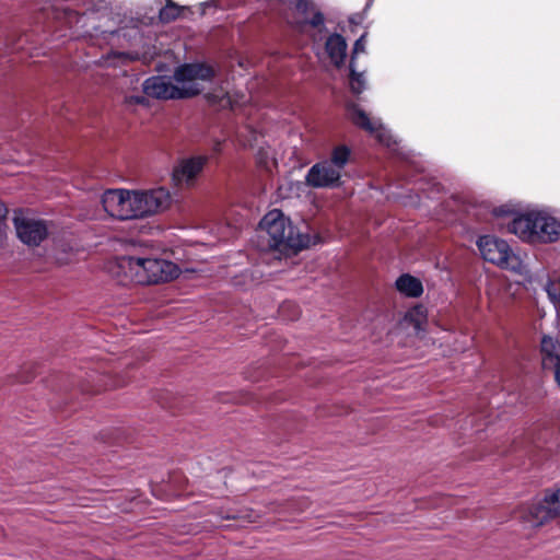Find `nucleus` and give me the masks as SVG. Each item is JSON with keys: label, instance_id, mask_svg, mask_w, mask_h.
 Masks as SVG:
<instances>
[{"label": "nucleus", "instance_id": "412c9836", "mask_svg": "<svg viewBox=\"0 0 560 560\" xmlns=\"http://www.w3.org/2000/svg\"><path fill=\"white\" fill-rule=\"evenodd\" d=\"M126 102L128 104H139V105H143V106H147L148 105V98H147V95H130L128 97H126Z\"/></svg>", "mask_w": 560, "mask_h": 560}, {"label": "nucleus", "instance_id": "9d476101", "mask_svg": "<svg viewBox=\"0 0 560 560\" xmlns=\"http://www.w3.org/2000/svg\"><path fill=\"white\" fill-rule=\"evenodd\" d=\"M560 515V488L549 491L544 499L534 503L526 516L530 526H540Z\"/></svg>", "mask_w": 560, "mask_h": 560}, {"label": "nucleus", "instance_id": "4be33fe9", "mask_svg": "<svg viewBox=\"0 0 560 560\" xmlns=\"http://www.w3.org/2000/svg\"><path fill=\"white\" fill-rule=\"evenodd\" d=\"M7 215H8V208L3 202L0 201V235H2V233L4 231Z\"/></svg>", "mask_w": 560, "mask_h": 560}, {"label": "nucleus", "instance_id": "423d86ee", "mask_svg": "<svg viewBox=\"0 0 560 560\" xmlns=\"http://www.w3.org/2000/svg\"><path fill=\"white\" fill-rule=\"evenodd\" d=\"M351 151L347 145L332 149L329 159L315 163L305 176L308 186L314 188H334L339 186L342 172L350 160Z\"/></svg>", "mask_w": 560, "mask_h": 560}, {"label": "nucleus", "instance_id": "1a4fd4ad", "mask_svg": "<svg viewBox=\"0 0 560 560\" xmlns=\"http://www.w3.org/2000/svg\"><path fill=\"white\" fill-rule=\"evenodd\" d=\"M208 162L207 155H194L177 161L172 171V180L177 187H192Z\"/></svg>", "mask_w": 560, "mask_h": 560}, {"label": "nucleus", "instance_id": "f8f14e48", "mask_svg": "<svg viewBox=\"0 0 560 560\" xmlns=\"http://www.w3.org/2000/svg\"><path fill=\"white\" fill-rule=\"evenodd\" d=\"M296 18L291 21L296 27L303 30L305 25L318 27L324 25V15L315 4L307 0H293Z\"/></svg>", "mask_w": 560, "mask_h": 560}, {"label": "nucleus", "instance_id": "b1692460", "mask_svg": "<svg viewBox=\"0 0 560 560\" xmlns=\"http://www.w3.org/2000/svg\"><path fill=\"white\" fill-rule=\"evenodd\" d=\"M139 33V30L138 27H132L129 32L126 31L125 28H120L117 31V34L120 36L122 35L124 37H131V36H136L137 34Z\"/></svg>", "mask_w": 560, "mask_h": 560}, {"label": "nucleus", "instance_id": "4468645a", "mask_svg": "<svg viewBox=\"0 0 560 560\" xmlns=\"http://www.w3.org/2000/svg\"><path fill=\"white\" fill-rule=\"evenodd\" d=\"M541 363L545 369H550L560 362V342L550 337L544 336L540 342Z\"/></svg>", "mask_w": 560, "mask_h": 560}, {"label": "nucleus", "instance_id": "a211bd4d", "mask_svg": "<svg viewBox=\"0 0 560 560\" xmlns=\"http://www.w3.org/2000/svg\"><path fill=\"white\" fill-rule=\"evenodd\" d=\"M548 298L555 305H560V277L548 280L545 285Z\"/></svg>", "mask_w": 560, "mask_h": 560}, {"label": "nucleus", "instance_id": "dca6fc26", "mask_svg": "<svg viewBox=\"0 0 560 560\" xmlns=\"http://www.w3.org/2000/svg\"><path fill=\"white\" fill-rule=\"evenodd\" d=\"M207 98L210 103L217 104L221 108L231 107L234 108L236 106H240L243 102H238L230 95L229 92L224 91L223 89H220L218 92L209 93L207 95Z\"/></svg>", "mask_w": 560, "mask_h": 560}, {"label": "nucleus", "instance_id": "6e6552de", "mask_svg": "<svg viewBox=\"0 0 560 560\" xmlns=\"http://www.w3.org/2000/svg\"><path fill=\"white\" fill-rule=\"evenodd\" d=\"M348 116L355 126L368 131L381 144L392 151L398 150L397 141L394 139L390 131L386 129L378 119H371L364 110L354 104L348 106Z\"/></svg>", "mask_w": 560, "mask_h": 560}, {"label": "nucleus", "instance_id": "7ed1b4c3", "mask_svg": "<svg viewBox=\"0 0 560 560\" xmlns=\"http://www.w3.org/2000/svg\"><path fill=\"white\" fill-rule=\"evenodd\" d=\"M120 282L131 281L138 284H156L176 278L179 269L176 264L158 257L121 256L110 268Z\"/></svg>", "mask_w": 560, "mask_h": 560}, {"label": "nucleus", "instance_id": "39448f33", "mask_svg": "<svg viewBox=\"0 0 560 560\" xmlns=\"http://www.w3.org/2000/svg\"><path fill=\"white\" fill-rule=\"evenodd\" d=\"M260 233L268 236L267 247L270 249H292L294 252L307 248L313 238L292 226L290 220L278 210L269 211L259 223Z\"/></svg>", "mask_w": 560, "mask_h": 560}, {"label": "nucleus", "instance_id": "cd10ccee", "mask_svg": "<svg viewBox=\"0 0 560 560\" xmlns=\"http://www.w3.org/2000/svg\"><path fill=\"white\" fill-rule=\"evenodd\" d=\"M213 149L214 151H220V142H217Z\"/></svg>", "mask_w": 560, "mask_h": 560}, {"label": "nucleus", "instance_id": "20e7f679", "mask_svg": "<svg viewBox=\"0 0 560 560\" xmlns=\"http://www.w3.org/2000/svg\"><path fill=\"white\" fill-rule=\"evenodd\" d=\"M508 228L529 244H548L560 240V219L547 209H534L516 215Z\"/></svg>", "mask_w": 560, "mask_h": 560}, {"label": "nucleus", "instance_id": "f03ea898", "mask_svg": "<svg viewBox=\"0 0 560 560\" xmlns=\"http://www.w3.org/2000/svg\"><path fill=\"white\" fill-rule=\"evenodd\" d=\"M214 77V70L201 63H186L178 67L174 75L151 77L143 82L147 96L175 100L194 96L203 90V83Z\"/></svg>", "mask_w": 560, "mask_h": 560}, {"label": "nucleus", "instance_id": "bb28decb", "mask_svg": "<svg viewBox=\"0 0 560 560\" xmlns=\"http://www.w3.org/2000/svg\"><path fill=\"white\" fill-rule=\"evenodd\" d=\"M413 313H417V314H422V308L421 307H416L412 312H410V316H412Z\"/></svg>", "mask_w": 560, "mask_h": 560}, {"label": "nucleus", "instance_id": "ddd939ff", "mask_svg": "<svg viewBox=\"0 0 560 560\" xmlns=\"http://www.w3.org/2000/svg\"><path fill=\"white\" fill-rule=\"evenodd\" d=\"M347 40L340 34H331L328 36L325 43V50L330 61L336 66L340 67L343 65L347 56Z\"/></svg>", "mask_w": 560, "mask_h": 560}, {"label": "nucleus", "instance_id": "5701e85b", "mask_svg": "<svg viewBox=\"0 0 560 560\" xmlns=\"http://www.w3.org/2000/svg\"><path fill=\"white\" fill-rule=\"evenodd\" d=\"M219 516L221 520L248 518L249 522H254L253 517H250L249 515H243L242 512H237V513L229 512L226 514L220 513Z\"/></svg>", "mask_w": 560, "mask_h": 560}, {"label": "nucleus", "instance_id": "f257e3e1", "mask_svg": "<svg viewBox=\"0 0 560 560\" xmlns=\"http://www.w3.org/2000/svg\"><path fill=\"white\" fill-rule=\"evenodd\" d=\"M104 210L119 220L145 218L166 210L172 203L168 189L149 190L108 189L102 195Z\"/></svg>", "mask_w": 560, "mask_h": 560}, {"label": "nucleus", "instance_id": "6ab92c4d", "mask_svg": "<svg viewBox=\"0 0 560 560\" xmlns=\"http://www.w3.org/2000/svg\"><path fill=\"white\" fill-rule=\"evenodd\" d=\"M350 88L353 93L360 94L364 90V79L363 75L357 73L354 70V63L350 62Z\"/></svg>", "mask_w": 560, "mask_h": 560}, {"label": "nucleus", "instance_id": "a878e982", "mask_svg": "<svg viewBox=\"0 0 560 560\" xmlns=\"http://www.w3.org/2000/svg\"><path fill=\"white\" fill-rule=\"evenodd\" d=\"M240 142H241V144H242V145H244V147H246V145H252V144H253V143H252V140H249V139H248V140H242V139H241V140H240Z\"/></svg>", "mask_w": 560, "mask_h": 560}, {"label": "nucleus", "instance_id": "2eb2a0df", "mask_svg": "<svg viewBox=\"0 0 560 560\" xmlns=\"http://www.w3.org/2000/svg\"><path fill=\"white\" fill-rule=\"evenodd\" d=\"M396 289L404 295L410 298H418L423 292L421 281L410 275H401L396 280Z\"/></svg>", "mask_w": 560, "mask_h": 560}, {"label": "nucleus", "instance_id": "f3484780", "mask_svg": "<svg viewBox=\"0 0 560 560\" xmlns=\"http://www.w3.org/2000/svg\"><path fill=\"white\" fill-rule=\"evenodd\" d=\"M182 9L172 2L171 0H167L165 7H163L160 12L159 16L162 22H171L174 21L176 18L179 16Z\"/></svg>", "mask_w": 560, "mask_h": 560}, {"label": "nucleus", "instance_id": "aec40b11", "mask_svg": "<svg viewBox=\"0 0 560 560\" xmlns=\"http://www.w3.org/2000/svg\"><path fill=\"white\" fill-rule=\"evenodd\" d=\"M366 33L362 34L354 43L353 45V50H352V56H351V62L353 63V60L355 59V57L360 54H364L365 52V46H366Z\"/></svg>", "mask_w": 560, "mask_h": 560}, {"label": "nucleus", "instance_id": "0eeeda50", "mask_svg": "<svg viewBox=\"0 0 560 560\" xmlns=\"http://www.w3.org/2000/svg\"><path fill=\"white\" fill-rule=\"evenodd\" d=\"M477 247L485 260L516 275L528 276L527 265L506 241L494 235H482L477 240Z\"/></svg>", "mask_w": 560, "mask_h": 560}, {"label": "nucleus", "instance_id": "9b49d317", "mask_svg": "<svg viewBox=\"0 0 560 560\" xmlns=\"http://www.w3.org/2000/svg\"><path fill=\"white\" fill-rule=\"evenodd\" d=\"M14 226L18 237L28 246H37L48 234L47 225L42 220L16 215Z\"/></svg>", "mask_w": 560, "mask_h": 560}, {"label": "nucleus", "instance_id": "393cba45", "mask_svg": "<svg viewBox=\"0 0 560 560\" xmlns=\"http://www.w3.org/2000/svg\"><path fill=\"white\" fill-rule=\"evenodd\" d=\"M550 370H552L555 372L556 381L560 385V362H559V364L551 366Z\"/></svg>", "mask_w": 560, "mask_h": 560}]
</instances>
